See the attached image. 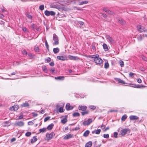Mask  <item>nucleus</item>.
<instances>
[{
  "label": "nucleus",
  "instance_id": "1",
  "mask_svg": "<svg viewBox=\"0 0 147 147\" xmlns=\"http://www.w3.org/2000/svg\"><path fill=\"white\" fill-rule=\"evenodd\" d=\"M91 57L94 59V61L96 64L100 65H101L102 62V60L99 57L98 55L96 54L92 55Z\"/></svg>",
  "mask_w": 147,
  "mask_h": 147
},
{
  "label": "nucleus",
  "instance_id": "2",
  "mask_svg": "<svg viewBox=\"0 0 147 147\" xmlns=\"http://www.w3.org/2000/svg\"><path fill=\"white\" fill-rule=\"evenodd\" d=\"M53 40L54 41L53 44L54 45H57L59 44V41L58 37L55 34L53 35Z\"/></svg>",
  "mask_w": 147,
  "mask_h": 147
},
{
  "label": "nucleus",
  "instance_id": "3",
  "mask_svg": "<svg viewBox=\"0 0 147 147\" xmlns=\"http://www.w3.org/2000/svg\"><path fill=\"white\" fill-rule=\"evenodd\" d=\"M105 37L107 39V40L111 44H113L115 43V41L114 39L111 37L109 35H106Z\"/></svg>",
  "mask_w": 147,
  "mask_h": 147
},
{
  "label": "nucleus",
  "instance_id": "4",
  "mask_svg": "<svg viewBox=\"0 0 147 147\" xmlns=\"http://www.w3.org/2000/svg\"><path fill=\"white\" fill-rule=\"evenodd\" d=\"M137 28L138 30L140 31V32H147V30H144V28L142 26H141V25H139L137 26Z\"/></svg>",
  "mask_w": 147,
  "mask_h": 147
},
{
  "label": "nucleus",
  "instance_id": "5",
  "mask_svg": "<svg viewBox=\"0 0 147 147\" xmlns=\"http://www.w3.org/2000/svg\"><path fill=\"white\" fill-rule=\"evenodd\" d=\"M92 122V119H89L87 121H84L83 122V124L84 125H89Z\"/></svg>",
  "mask_w": 147,
  "mask_h": 147
},
{
  "label": "nucleus",
  "instance_id": "6",
  "mask_svg": "<svg viewBox=\"0 0 147 147\" xmlns=\"http://www.w3.org/2000/svg\"><path fill=\"white\" fill-rule=\"evenodd\" d=\"M54 134L53 133H52L50 134L47 133L46 135V137L48 140H49L51 139L53 136H54Z\"/></svg>",
  "mask_w": 147,
  "mask_h": 147
},
{
  "label": "nucleus",
  "instance_id": "7",
  "mask_svg": "<svg viewBox=\"0 0 147 147\" xmlns=\"http://www.w3.org/2000/svg\"><path fill=\"white\" fill-rule=\"evenodd\" d=\"M24 123L22 121H19L15 122V125L19 127H22L24 125Z\"/></svg>",
  "mask_w": 147,
  "mask_h": 147
},
{
  "label": "nucleus",
  "instance_id": "8",
  "mask_svg": "<svg viewBox=\"0 0 147 147\" xmlns=\"http://www.w3.org/2000/svg\"><path fill=\"white\" fill-rule=\"evenodd\" d=\"M55 4L57 9H60L63 8L64 5L58 2L55 3Z\"/></svg>",
  "mask_w": 147,
  "mask_h": 147
},
{
  "label": "nucleus",
  "instance_id": "9",
  "mask_svg": "<svg viewBox=\"0 0 147 147\" xmlns=\"http://www.w3.org/2000/svg\"><path fill=\"white\" fill-rule=\"evenodd\" d=\"M19 108V107L17 105H14V106L10 107V110L13 111L17 110Z\"/></svg>",
  "mask_w": 147,
  "mask_h": 147
},
{
  "label": "nucleus",
  "instance_id": "10",
  "mask_svg": "<svg viewBox=\"0 0 147 147\" xmlns=\"http://www.w3.org/2000/svg\"><path fill=\"white\" fill-rule=\"evenodd\" d=\"M57 58L59 60L62 61H65L67 60V57H64L61 56H57Z\"/></svg>",
  "mask_w": 147,
  "mask_h": 147
},
{
  "label": "nucleus",
  "instance_id": "11",
  "mask_svg": "<svg viewBox=\"0 0 147 147\" xmlns=\"http://www.w3.org/2000/svg\"><path fill=\"white\" fill-rule=\"evenodd\" d=\"M78 109L79 110L84 111L86 110L87 107L86 106H82V105H80L78 107Z\"/></svg>",
  "mask_w": 147,
  "mask_h": 147
},
{
  "label": "nucleus",
  "instance_id": "12",
  "mask_svg": "<svg viewBox=\"0 0 147 147\" xmlns=\"http://www.w3.org/2000/svg\"><path fill=\"white\" fill-rule=\"evenodd\" d=\"M129 119L131 120H136L138 119V117L136 115H131L129 117Z\"/></svg>",
  "mask_w": 147,
  "mask_h": 147
},
{
  "label": "nucleus",
  "instance_id": "13",
  "mask_svg": "<svg viewBox=\"0 0 147 147\" xmlns=\"http://www.w3.org/2000/svg\"><path fill=\"white\" fill-rule=\"evenodd\" d=\"M73 136V134H69L63 137V139L64 140H67L72 138Z\"/></svg>",
  "mask_w": 147,
  "mask_h": 147
},
{
  "label": "nucleus",
  "instance_id": "14",
  "mask_svg": "<svg viewBox=\"0 0 147 147\" xmlns=\"http://www.w3.org/2000/svg\"><path fill=\"white\" fill-rule=\"evenodd\" d=\"M65 108L67 110H69L72 109L73 107L70 106L69 103H67L66 104Z\"/></svg>",
  "mask_w": 147,
  "mask_h": 147
},
{
  "label": "nucleus",
  "instance_id": "15",
  "mask_svg": "<svg viewBox=\"0 0 147 147\" xmlns=\"http://www.w3.org/2000/svg\"><path fill=\"white\" fill-rule=\"evenodd\" d=\"M114 79L116 81H117L119 83L122 84H125V82L124 81L122 80L120 78H114Z\"/></svg>",
  "mask_w": 147,
  "mask_h": 147
},
{
  "label": "nucleus",
  "instance_id": "16",
  "mask_svg": "<svg viewBox=\"0 0 147 147\" xmlns=\"http://www.w3.org/2000/svg\"><path fill=\"white\" fill-rule=\"evenodd\" d=\"M68 57L71 60H76L79 59V58L77 56H73L71 55H69Z\"/></svg>",
  "mask_w": 147,
  "mask_h": 147
},
{
  "label": "nucleus",
  "instance_id": "17",
  "mask_svg": "<svg viewBox=\"0 0 147 147\" xmlns=\"http://www.w3.org/2000/svg\"><path fill=\"white\" fill-rule=\"evenodd\" d=\"M127 129H123L121 131V135L122 136H124L127 133Z\"/></svg>",
  "mask_w": 147,
  "mask_h": 147
},
{
  "label": "nucleus",
  "instance_id": "18",
  "mask_svg": "<svg viewBox=\"0 0 147 147\" xmlns=\"http://www.w3.org/2000/svg\"><path fill=\"white\" fill-rule=\"evenodd\" d=\"M64 76H59L58 77H55V78L56 80H64Z\"/></svg>",
  "mask_w": 147,
  "mask_h": 147
},
{
  "label": "nucleus",
  "instance_id": "19",
  "mask_svg": "<svg viewBox=\"0 0 147 147\" xmlns=\"http://www.w3.org/2000/svg\"><path fill=\"white\" fill-rule=\"evenodd\" d=\"M103 49L105 51H107L109 49L107 45L105 43H104L103 45Z\"/></svg>",
  "mask_w": 147,
  "mask_h": 147
},
{
  "label": "nucleus",
  "instance_id": "20",
  "mask_svg": "<svg viewBox=\"0 0 147 147\" xmlns=\"http://www.w3.org/2000/svg\"><path fill=\"white\" fill-rule=\"evenodd\" d=\"M133 86H132V87H133L135 88H142L143 87H145V86L142 85H136V84H133Z\"/></svg>",
  "mask_w": 147,
  "mask_h": 147
},
{
  "label": "nucleus",
  "instance_id": "21",
  "mask_svg": "<svg viewBox=\"0 0 147 147\" xmlns=\"http://www.w3.org/2000/svg\"><path fill=\"white\" fill-rule=\"evenodd\" d=\"M101 131L100 129H97L94 131H92V134L95 133L97 134H100Z\"/></svg>",
  "mask_w": 147,
  "mask_h": 147
},
{
  "label": "nucleus",
  "instance_id": "22",
  "mask_svg": "<svg viewBox=\"0 0 147 147\" xmlns=\"http://www.w3.org/2000/svg\"><path fill=\"white\" fill-rule=\"evenodd\" d=\"M37 140V138L36 136H34L33 138L31 139V142L32 143H33L36 142Z\"/></svg>",
  "mask_w": 147,
  "mask_h": 147
},
{
  "label": "nucleus",
  "instance_id": "23",
  "mask_svg": "<svg viewBox=\"0 0 147 147\" xmlns=\"http://www.w3.org/2000/svg\"><path fill=\"white\" fill-rule=\"evenodd\" d=\"M92 144V142L91 141H89L87 142L85 144V147H90Z\"/></svg>",
  "mask_w": 147,
  "mask_h": 147
},
{
  "label": "nucleus",
  "instance_id": "24",
  "mask_svg": "<svg viewBox=\"0 0 147 147\" xmlns=\"http://www.w3.org/2000/svg\"><path fill=\"white\" fill-rule=\"evenodd\" d=\"M53 126L54 124L53 123H51L49 125L46 129H47L49 130H50L52 129Z\"/></svg>",
  "mask_w": 147,
  "mask_h": 147
},
{
  "label": "nucleus",
  "instance_id": "25",
  "mask_svg": "<svg viewBox=\"0 0 147 147\" xmlns=\"http://www.w3.org/2000/svg\"><path fill=\"white\" fill-rule=\"evenodd\" d=\"M88 1H82L81 2H79V5H82L83 4H87L88 3Z\"/></svg>",
  "mask_w": 147,
  "mask_h": 147
},
{
  "label": "nucleus",
  "instance_id": "26",
  "mask_svg": "<svg viewBox=\"0 0 147 147\" xmlns=\"http://www.w3.org/2000/svg\"><path fill=\"white\" fill-rule=\"evenodd\" d=\"M90 133V131L87 130L83 134V136L84 137H87L88 136Z\"/></svg>",
  "mask_w": 147,
  "mask_h": 147
},
{
  "label": "nucleus",
  "instance_id": "27",
  "mask_svg": "<svg viewBox=\"0 0 147 147\" xmlns=\"http://www.w3.org/2000/svg\"><path fill=\"white\" fill-rule=\"evenodd\" d=\"M46 128L45 127H44L40 129H39V131L40 133H43L44 132H45L46 131Z\"/></svg>",
  "mask_w": 147,
  "mask_h": 147
},
{
  "label": "nucleus",
  "instance_id": "28",
  "mask_svg": "<svg viewBox=\"0 0 147 147\" xmlns=\"http://www.w3.org/2000/svg\"><path fill=\"white\" fill-rule=\"evenodd\" d=\"M26 17L27 18H28V19L31 20L32 17V16L30 15V14L29 13H26Z\"/></svg>",
  "mask_w": 147,
  "mask_h": 147
},
{
  "label": "nucleus",
  "instance_id": "29",
  "mask_svg": "<svg viewBox=\"0 0 147 147\" xmlns=\"http://www.w3.org/2000/svg\"><path fill=\"white\" fill-rule=\"evenodd\" d=\"M53 51L54 53L56 54L58 53L59 51V49L58 48H54Z\"/></svg>",
  "mask_w": 147,
  "mask_h": 147
},
{
  "label": "nucleus",
  "instance_id": "30",
  "mask_svg": "<svg viewBox=\"0 0 147 147\" xmlns=\"http://www.w3.org/2000/svg\"><path fill=\"white\" fill-rule=\"evenodd\" d=\"M127 116L126 115H123L121 118V120L122 121H124L127 119Z\"/></svg>",
  "mask_w": 147,
  "mask_h": 147
},
{
  "label": "nucleus",
  "instance_id": "31",
  "mask_svg": "<svg viewBox=\"0 0 147 147\" xmlns=\"http://www.w3.org/2000/svg\"><path fill=\"white\" fill-rule=\"evenodd\" d=\"M50 11L46 10L44 12L45 15L47 16H49L50 15Z\"/></svg>",
  "mask_w": 147,
  "mask_h": 147
},
{
  "label": "nucleus",
  "instance_id": "32",
  "mask_svg": "<svg viewBox=\"0 0 147 147\" xmlns=\"http://www.w3.org/2000/svg\"><path fill=\"white\" fill-rule=\"evenodd\" d=\"M29 106V104L27 102H25L23 103L22 105V107H28Z\"/></svg>",
  "mask_w": 147,
  "mask_h": 147
},
{
  "label": "nucleus",
  "instance_id": "33",
  "mask_svg": "<svg viewBox=\"0 0 147 147\" xmlns=\"http://www.w3.org/2000/svg\"><path fill=\"white\" fill-rule=\"evenodd\" d=\"M43 70L45 73H47L48 71V69H47L46 66H42Z\"/></svg>",
  "mask_w": 147,
  "mask_h": 147
},
{
  "label": "nucleus",
  "instance_id": "34",
  "mask_svg": "<svg viewBox=\"0 0 147 147\" xmlns=\"http://www.w3.org/2000/svg\"><path fill=\"white\" fill-rule=\"evenodd\" d=\"M103 10L105 12L108 13H110L111 12V11L109 10L108 9L106 8H103Z\"/></svg>",
  "mask_w": 147,
  "mask_h": 147
},
{
  "label": "nucleus",
  "instance_id": "35",
  "mask_svg": "<svg viewBox=\"0 0 147 147\" xmlns=\"http://www.w3.org/2000/svg\"><path fill=\"white\" fill-rule=\"evenodd\" d=\"M80 115V114L79 113L75 112L73 113V115L74 117H77L79 116Z\"/></svg>",
  "mask_w": 147,
  "mask_h": 147
},
{
  "label": "nucleus",
  "instance_id": "36",
  "mask_svg": "<svg viewBox=\"0 0 147 147\" xmlns=\"http://www.w3.org/2000/svg\"><path fill=\"white\" fill-rule=\"evenodd\" d=\"M56 6L55 3L53 4H51L50 5V7L51 8H57V7Z\"/></svg>",
  "mask_w": 147,
  "mask_h": 147
},
{
  "label": "nucleus",
  "instance_id": "37",
  "mask_svg": "<svg viewBox=\"0 0 147 147\" xmlns=\"http://www.w3.org/2000/svg\"><path fill=\"white\" fill-rule=\"evenodd\" d=\"M134 75V74L132 72H130L129 74V77L131 78H133Z\"/></svg>",
  "mask_w": 147,
  "mask_h": 147
},
{
  "label": "nucleus",
  "instance_id": "38",
  "mask_svg": "<svg viewBox=\"0 0 147 147\" xmlns=\"http://www.w3.org/2000/svg\"><path fill=\"white\" fill-rule=\"evenodd\" d=\"M50 15H51V16H54L55 15V13L53 11H50Z\"/></svg>",
  "mask_w": 147,
  "mask_h": 147
},
{
  "label": "nucleus",
  "instance_id": "39",
  "mask_svg": "<svg viewBox=\"0 0 147 147\" xmlns=\"http://www.w3.org/2000/svg\"><path fill=\"white\" fill-rule=\"evenodd\" d=\"M105 68L107 69L109 67V64L108 62L105 63L104 65Z\"/></svg>",
  "mask_w": 147,
  "mask_h": 147
},
{
  "label": "nucleus",
  "instance_id": "40",
  "mask_svg": "<svg viewBox=\"0 0 147 147\" xmlns=\"http://www.w3.org/2000/svg\"><path fill=\"white\" fill-rule=\"evenodd\" d=\"M88 113V111H85L82 112V115H85L87 114Z\"/></svg>",
  "mask_w": 147,
  "mask_h": 147
},
{
  "label": "nucleus",
  "instance_id": "41",
  "mask_svg": "<svg viewBox=\"0 0 147 147\" xmlns=\"http://www.w3.org/2000/svg\"><path fill=\"white\" fill-rule=\"evenodd\" d=\"M45 46H46L47 48V49L48 50H49V45L48 44V43H47V40H46L45 41Z\"/></svg>",
  "mask_w": 147,
  "mask_h": 147
},
{
  "label": "nucleus",
  "instance_id": "42",
  "mask_svg": "<svg viewBox=\"0 0 147 147\" xmlns=\"http://www.w3.org/2000/svg\"><path fill=\"white\" fill-rule=\"evenodd\" d=\"M39 9L41 10H42L44 9V6L43 5H41L39 7Z\"/></svg>",
  "mask_w": 147,
  "mask_h": 147
},
{
  "label": "nucleus",
  "instance_id": "43",
  "mask_svg": "<svg viewBox=\"0 0 147 147\" xmlns=\"http://www.w3.org/2000/svg\"><path fill=\"white\" fill-rule=\"evenodd\" d=\"M59 111L60 113H62L64 112L63 108L62 107H60L59 109Z\"/></svg>",
  "mask_w": 147,
  "mask_h": 147
},
{
  "label": "nucleus",
  "instance_id": "44",
  "mask_svg": "<svg viewBox=\"0 0 147 147\" xmlns=\"http://www.w3.org/2000/svg\"><path fill=\"white\" fill-rule=\"evenodd\" d=\"M143 38L141 35H139L138 37V39L139 41H141Z\"/></svg>",
  "mask_w": 147,
  "mask_h": 147
},
{
  "label": "nucleus",
  "instance_id": "45",
  "mask_svg": "<svg viewBox=\"0 0 147 147\" xmlns=\"http://www.w3.org/2000/svg\"><path fill=\"white\" fill-rule=\"evenodd\" d=\"M89 107L93 110L95 109L96 108V106L94 105H90L89 106Z\"/></svg>",
  "mask_w": 147,
  "mask_h": 147
},
{
  "label": "nucleus",
  "instance_id": "46",
  "mask_svg": "<svg viewBox=\"0 0 147 147\" xmlns=\"http://www.w3.org/2000/svg\"><path fill=\"white\" fill-rule=\"evenodd\" d=\"M141 57L143 60L147 61V58L144 55H142Z\"/></svg>",
  "mask_w": 147,
  "mask_h": 147
},
{
  "label": "nucleus",
  "instance_id": "47",
  "mask_svg": "<svg viewBox=\"0 0 147 147\" xmlns=\"http://www.w3.org/2000/svg\"><path fill=\"white\" fill-rule=\"evenodd\" d=\"M103 137L105 138H108L109 137V135L108 134H104L103 135Z\"/></svg>",
  "mask_w": 147,
  "mask_h": 147
},
{
  "label": "nucleus",
  "instance_id": "48",
  "mask_svg": "<svg viewBox=\"0 0 147 147\" xmlns=\"http://www.w3.org/2000/svg\"><path fill=\"white\" fill-rule=\"evenodd\" d=\"M39 50V47H34L35 51L36 52H38Z\"/></svg>",
  "mask_w": 147,
  "mask_h": 147
},
{
  "label": "nucleus",
  "instance_id": "49",
  "mask_svg": "<svg viewBox=\"0 0 147 147\" xmlns=\"http://www.w3.org/2000/svg\"><path fill=\"white\" fill-rule=\"evenodd\" d=\"M50 118V117H45L44 119V121L45 122L49 120Z\"/></svg>",
  "mask_w": 147,
  "mask_h": 147
},
{
  "label": "nucleus",
  "instance_id": "50",
  "mask_svg": "<svg viewBox=\"0 0 147 147\" xmlns=\"http://www.w3.org/2000/svg\"><path fill=\"white\" fill-rule=\"evenodd\" d=\"M120 64L121 67H123L124 66V62L122 61H121L119 62Z\"/></svg>",
  "mask_w": 147,
  "mask_h": 147
},
{
  "label": "nucleus",
  "instance_id": "51",
  "mask_svg": "<svg viewBox=\"0 0 147 147\" xmlns=\"http://www.w3.org/2000/svg\"><path fill=\"white\" fill-rule=\"evenodd\" d=\"M118 133L117 132H115L114 133L113 136L115 138L117 137Z\"/></svg>",
  "mask_w": 147,
  "mask_h": 147
},
{
  "label": "nucleus",
  "instance_id": "52",
  "mask_svg": "<svg viewBox=\"0 0 147 147\" xmlns=\"http://www.w3.org/2000/svg\"><path fill=\"white\" fill-rule=\"evenodd\" d=\"M31 134V133L30 132H27L26 133V134H25V135L26 136L28 137V136H30Z\"/></svg>",
  "mask_w": 147,
  "mask_h": 147
},
{
  "label": "nucleus",
  "instance_id": "53",
  "mask_svg": "<svg viewBox=\"0 0 147 147\" xmlns=\"http://www.w3.org/2000/svg\"><path fill=\"white\" fill-rule=\"evenodd\" d=\"M67 121V120L66 119H64L61 121V122L63 124L65 123Z\"/></svg>",
  "mask_w": 147,
  "mask_h": 147
},
{
  "label": "nucleus",
  "instance_id": "54",
  "mask_svg": "<svg viewBox=\"0 0 147 147\" xmlns=\"http://www.w3.org/2000/svg\"><path fill=\"white\" fill-rule=\"evenodd\" d=\"M45 61L48 62H50L51 61V59L49 57H48L45 59Z\"/></svg>",
  "mask_w": 147,
  "mask_h": 147
},
{
  "label": "nucleus",
  "instance_id": "55",
  "mask_svg": "<svg viewBox=\"0 0 147 147\" xmlns=\"http://www.w3.org/2000/svg\"><path fill=\"white\" fill-rule=\"evenodd\" d=\"M49 70L53 72L55 71V69L54 68H52L50 69Z\"/></svg>",
  "mask_w": 147,
  "mask_h": 147
},
{
  "label": "nucleus",
  "instance_id": "56",
  "mask_svg": "<svg viewBox=\"0 0 147 147\" xmlns=\"http://www.w3.org/2000/svg\"><path fill=\"white\" fill-rule=\"evenodd\" d=\"M137 82L139 83H141L142 82V80L140 78H138L137 79Z\"/></svg>",
  "mask_w": 147,
  "mask_h": 147
},
{
  "label": "nucleus",
  "instance_id": "57",
  "mask_svg": "<svg viewBox=\"0 0 147 147\" xmlns=\"http://www.w3.org/2000/svg\"><path fill=\"white\" fill-rule=\"evenodd\" d=\"M78 23L80 25H83L84 24V22L82 21H79Z\"/></svg>",
  "mask_w": 147,
  "mask_h": 147
},
{
  "label": "nucleus",
  "instance_id": "58",
  "mask_svg": "<svg viewBox=\"0 0 147 147\" xmlns=\"http://www.w3.org/2000/svg\"><path fill=\"white\" fill-rule=\"evenodd\" d=\"M22 53L24 55H27V52L25 50H23L22 51Z\"/></svg>",
  "mask_w": 147,
  "mask_h": 147
},
{
  "label": "nucleus",
  "instance_id": "59",
  "mask_svg": "<svg viewBox=\"0 0 147 147\" xmlns=\"http://www.w3.org/2000/svg\"><path fill=\"white\" fill-rule=\"evenodd\" d=\"M92 48L94 51H96V47L94 45H92Z\"/></svg>",
  "mask_w": 147,
  "mask_h": 147
},
{
  "label": "nucleus",
  "instance_id": "60",
  "mask_svg": "<svg viewBox=\"0 0 147 147\" xmlns=\"http://www.w3.org/2000/svg\"><path fill=\"white\" fill-rule=\"evenodd\" d=\"M105 125H104L103 124H102L101 126V128L102 129H104L105 127Z\"/></svg>",
  "mask_w": 147,
  "mask_h": 147
},
{
  "label": "nucleus",
  "instance_id": "61",
  "mask_svg": "<svg viewBox=\"0 0 147 147\" xmlns=\"http://www.w3.org/2000/svg\"><path fill=\"white\" fill-rule=\"evenodd\" d=\"M22 30L24 32L26 31L27 30V28L25 27H23L22 28Z\"/></svg>",
  "mask_w": 147,
  "mask_h": 147
},
{
  "label": "nucleus",
  "instance_id": "62",
  "mask_svg": "<svg viewBox=\"0 0 147 147\" xmlns=\"http://www.w3.org/2000/svg\"><path fill=\"white\" fill-rule=\"evenodd\" d=\"M49 65L51 66H53L54 65V63L53 62H51L49 63Z\"/></svg>",
  "mask_w": 147,
  "mask_h": 147
},
{
  "label": "nucleus",
  "instance_id": "63",
  "mask_svg": "<svg viewBox=\"0 0 147 147\" xmlns=\"http://www.w3.org/2000/svg\"><path fill=\"white\" fill-rule=\"evenodd\" d=\"M23 118V116L22 115H20L19 117L18 118V119H22Z\"/></svg>",
  "mask_w": 147,
  "mask_h": 147
},
{
  "label": "nucleus",
  "instance_id": "64",
  "mask_svg": "<svg viewBox=\"0 0 147 147\" xmlns=\"http://www.w3.org/2000/svg\"><path fill=\"white\" fill-rule=\"evenodd\" d=\"M31 27L33 29H34V28H35V25H34V24H32L31 25Z\"/></svg>",
  "mask_w": 147,
  "mask_h": 147
}]
</instances>
